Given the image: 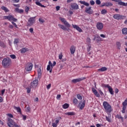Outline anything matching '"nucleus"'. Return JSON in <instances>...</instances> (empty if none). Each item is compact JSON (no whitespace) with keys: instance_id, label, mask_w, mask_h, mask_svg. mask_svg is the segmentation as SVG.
Wrapping results in <instances>:
<instances>
[{"instance_id":"obj_10","label":"nucleus","mask_w":127,"mask_h":127,"mask_svg":"<svg viewBox=\"0 0 127 127\" xmlns=\"http://www.w3.org/2000/svg\"><path fill=\"white\" fill-rule=\"evenodd\" d=\"M38 85V80L35 79L31 83V88H35Z\"/></svg>"},{"instance_id":"obj_39","label":"nucleus","mask_w":127,"mask_h":127,"mask_svg":"<svg viewBox=\"0 0 127 127\" xmlns=\"http://www.w3.org/2000/svg\"><path fill=\"white\" fill-rule=\"evenodd\" d=\"M126 109H127V106H123V109H122V114H125V113H126Z\"/></svg>"},{"instance_id":"obj_1","label":"nucleus","mask_w":127,"mask_h":127,"mask_svg":"<svg viewBox=\"0 0 127 127\" xmlns=\"http://www.w3.org/2000/svg\"><path fill=\"white\" fill-rule=\"evenodd\" d=\"M2 65L4 68H9L11 66V60L8 58H4L2 61Z\"/></svg>"},{"instance_id":"obj_50","label":"nucleus","mask_w":127,"mask_h":127,"mask_svg":"<svg viewBox=\"0 0 127 127\" xmlns=\"http://www.w3.org/2000/svg\"><path fill=\"white\" fill-rule=\"evenodd\" d=\"M78 103V100H77V99L74 98L73 99V104H75V105L77 104V103Z\"/></svg>"},{"instance_id":"obj_23","label":"nucleus","mask_w":127,"mask_h":127,"mask_svg":"<svg viewBox=\"0 0 127 127\" xmlns=\"http://www.w3.org/2000/svg\"><path fill=\"white\" fill-rule=\"evenodd\" d=\"M36 4H37V5H39V6H41V7H45V6H44V5H42L41 4V3H40V2H39V1L37 0L35 2Z\"/></svg>"},{"instance_id":"obj_32","label":"nucleus","mask_w":127,"mask_h":127,"mask_svg":"<svg viewBox=\"0 0 127 127\" xmlns=\"http://www.w3.org/2000/svg\"><path fill=\"white\" fill-rule=\"evenodd\" d=\"M121 45H122V44H121L120 42H117L116 43V46H117L118 49H119V50L121 49Z\"/></svg>"},{"instance_id":"obj_48","label":"nucleus","mask_w":127,"mask_h":127,"mask_svg":"<svg viewBox=\"0 0 127 127\" xmlns=\"http://www.w3.org/2000/svg\"><path fill=\"white\" fill-rule=\"evenodd\" d=\"M31 91V87L30 88L29 87L27 88V92L28 93H30Z\"/></svg>"},{"instance_id":"obj_56","label":"nucleus","mask_w":127,"mask_h":127,"mask_svg":"<svg viewBox=\"0 0 127 127\" xmlns=\"http://www.w3.org/2000/svg\"><path fill=\"white\" fill-rule=\"evenodd\" d=\"M51 88V84H49L47 86V88L48 90H49Z\"/></svg>"},{"instance_id":"obj_3","label":"nucleus","mask_w":127,"mask_h":127,"mask_svg":"<svg viewBox=\"0 0 127 127\" xmlns=\"http://www.w3.org/2000/svg\"><path fill=\"white\" fill-rule=\"evenodd\" d=\"M33 67V64L32 63H27L25 66V73H27L28 72H30L31 70H32V68Z\"/></svg>"},{"instance_id":"obj_60","label":"nucleus","mask_w":127,"mask_h":127,"mask_svg":"<svg viewBox=\"0 0 127 127\" xmlns=\"http://www.w3.org/2000/svg\"><path fill=\"white\" fill-rule=\"evenodd\" d=\"M29 31H30V32H31V33H33V28H30Z\"/></svg>"},{"instance_id":"obj_11","label":"nucleus","mask_w":127,"mask_h":127,"mask_svg":"<svg viewBox=\"0 0 127 127\" xmlns=\"http://www.w3.org/2000/svg\"><path fill=\"white\" fill-rule=\"evenodd\" d=\"M96 28L98 30H102L103 28H104V24L102 22H98L96 24Z\"/></svg>"},{"instance_id":"obj_52","label":"nucleus","mask_w":127,"mask_h":127,"mask_svg":"<svg viewBox=\"0 0 127 127\" xmlns=\"http://www.w3.org/2000/svg\"><path fill=\"white\" fill-rule=\"evenodd\" d=\"M12 24H13V25H14L15 26V27H16V28H17V25H16V23H14V22L12 21L11 22Z\"/></svg>"},{"instance_id":"obj_24","label":"nucleus","mask_w":127,"mask_h":127,"mask_svg":"<svg viewBox=\"0 0 127 127\" xmlns=\"http://www.w3.org/2000/svg\"><path fill=\"white\" fill-rule=\"evenodd\" d=\"M58 26H59L60 28H61L62 29H63V30H67V28H66L64 25L59 24Z\"/></svg>"},{"instance_id":"obj_7","label":"nucleus","mask_w":127,"mask_h":127,"mask_svg":"<svg viewBox=\"0 0 127 127\" xmlns=\"http://www.w3.org/2000/svg\"><path fill=\"white\" fill-rule=\"evenodd\" d=\"M86 79V77H80L78 78H75L71 80L72 83H73L74 84H76V83H78V82H81V81H83V80H85Z\"/></svg>"},{"instance_id":"obj_36","label":"nucleus","mask_w":127,"mask_h":127,"mask_svg":"<svg viewBox=\"0 0 127 127\" xmlns=\"http://www.w3.org/2000/svg\"><path fill=\"white\" fill-rule=\"evenodd\" d=\"M95 39H97V41H101L102 39H101V37H100L99 35H97L95 37L93 40H95Z\"/></svg>"},{"instance_id":"obj_18","label":"nucleus","mask_w":127,"mask_h":127,"mask_svg":"<svg viewBox=\"0 0 127 127\" xmlns=\"http://www.w3.org/2000/svg\"><path fill=\"white\" fill-rule=\"evenodd\" d=\"M76 50V47L74 46H72L70 48V51L71 54H74L75 53V51Z\"/></svg>"},{"instance_id":"obj_28","label":"nucleus","mask_w":127,"mask_h":127,"mask_svg":"<svg viewBox=\"0 0 127 127\" xmlns=\"http://www.w3.org/2000/svg\"><path fill=\"white\" fill-rule=\"evenodd\" d=\"M87 45V51L89 52L90 51L91 48H92V45H91V44H88Z\"/></svg>"},{"instance_id":"obj_45","label":"nucleus","mask_w":127,"mask_h":127,"mask_svg":"<svg viewBox=\"0 0 127 127\" xmlns=\"http://www.w3.org/2000/svg\"><path fill=\"white\" fill-rule=\"evenodd\" d=\"M10 57L12 59H16V56H15V55H10Z\"/></svg>"},{"instance_id":"obj_17","label":"nucleus","mask_w":127,"mask_h":127,"mask_svg":"<svg viewBox=\"0 0 127 127\" xmlns=\"http://www.w3.org/2000/svg\"><path fill=\"white\" fill-rule=\"evenodd\" d=\"M107 115H108V116H106V121H107V122H109V123H111L112 117L111 116V113L107 114Z\"/></svg>"},{"instance_id":"obj_43","label":"nucleus","mask_w":127,"mask_h":127,"mask_svg":"<svg viewBox=\"0 0 127 127\" xmlns=\"http://www.w3.org/2000/svg\"><path fill=\"white\" fill-rule=\"evenodd\" d=\"M100 6L101 7H103L104 6H107V2H103L101 4V5H100Z\"/></svg>"},{"instance_id":"obj_30","label":"nucleus","mask_w":127,"mask_h":127,"mask_svg":"<svg viewBox=\"0 0 127 127\" xmlns=\"http://www.w3.org/2000/svg\"><path fill=\"white\" fill-rule=\"evenodd\" d=\"M37 72H38V76H41V68L40 67H38L37 68Z\"/></svg>"},{"instance_id":"obj_20","label":"nucleus","mask_w":127,"mask_h":127,"mask_svg":"<svg viewBox=\"0 0 127 127\" xmlns=\"http://www.w3.org/2000/svg\"><path fill=\"white\" fill-rule=\"evenodd\" d=\"M79 2L81 3V4H84V5H85L86 6H89L90 5V4L85 1H79Z\"/></svg>"},{"instance_id":"obj_5","label":"nucleus","mask_w":127,"mask_h":127,"mask_svg":"<svg viewBox=\"0 0 127 127\" xmlns=\"http://www.w3.org/2000/svg\"><path fill=\"white\" fill-rule=\"evenodd\" d=\"M4 18L5 19H8L9 21H11V20L14 21L15 22H16V21H17V19L14 18V17H13L11 15H9L8 16H5L4 17Z\"/></svg>"},{"instance_id":"obj_16","label":"nucleus","mask_w":127,"mask_h":127,"mask_svg":"<svg viewBox=\"0 0 127 127\" xmlns=\"http://www.w3.org/2000/svg\"><path fill=\"white\" fill-rule=\"evenodd\" d=\"M92 93H93V94L95 95V96H96V97H97V98H100V94H99V92H98L97 90L93 87L92 88Z\"/></svg>"},{"instance_id":"obj_37","label":"nucleus","mask_w":127,"mask_h":127,"mask_svg":"<svg viewBox=\"0 0 127 127\" xmlns=\"http://www.w3.org/2000/svg\"><path fill=\"white\" fill-rule=\"evenodd\" d=\"M108 13V11L106 9H103L101 10V14H106Z\"/></svg>"},{"instance_id":"obj_27","label":"nucleus","mask_w":127,"mask_h":127,"mask_svg":"<svg viewBox=\"0 0 127 127\" xmlns=\"http://www.w3.org/2000/svg\"><path fill=\"white\" fill-rule=\"evenodd\" d=\"M15 10L16 12H18L19 13H22V12H23V9H20L18 8H16L15 9Z\"/></svg>"},{"instance_id":"obj_44","label":"nucleus","mask_w":127,"mask_h":127,"mask_svg":"<svg viewBox=\"0 0 127 127\" xmlns=\"http://www.w3.org/2000/svg\"><path fill=\"white\" fill-rule=\"evenodd\" d=\"M19 42V39H15L14 41V44H17Z\"/></svg>"},{"instance_id":"obj_29","label":"nucleus","mask_w":127,"mask_h":127,"mask_svg":"<svg viewBox=\"0 0 127 127\" xmlns=\"http://www.w3.org/2000/svg\"><path fill=\"white\" fill-rule=\"evenodd\" d=\"M51 64H49L47 65V71H50V73H52V69H51Z\"/></svg>"},{"instance_id":"obj_19","label":"nucleus","mask_w":127,"mask_h":127,"mask_svg":"<svg viewBox=\"0 0 127 127\" xmlns=\"http://www.w3.org/2000/svg\"><path fill=\"white\" fill-rule=\"evenodd\" d=\"M107 70H108V68L103 66L102 67H101V68H99L98 69V72H104L105 71H107Z\"/></svg>"},{"instance_id":"obj_49","label":"nucleus","mask_w":127,"mask_h":127,"mask_svg":"<svg viewBox=\"0 0 127 127\" xmlns=\"http://www.w3.org/2000/svg\"><path fill=\"white\" fill-rule=\"evenodd\" d=\"M90 3L91 5H94V4H95V1L93 0H90Z\"/></svg>"},{"instance_id":"obj_15","label":"nucleus","mask_w":127,"mask_h":127,"mask_svg":"<svg viewBox=\"0 0 127 127\" xmlns=\"http://www.w3.org/2000/svg\"><path fill=\"white\" fill-rule=\"evenodd\" d=\"M86 104V101L84 100L83 102H80L78 106L79 107L80 110H83L85 107Z\"/></svg>"},{"instance_id":"obj_26","label":"nucleus","mask_w":127,"mask_h":127,"mask_svg":"<svg viewBox=\"0 0 127 127\" xmlns=\"http://www.w3.org/2000/svg\"><path fill=\"white\" fill-rule=\"evenodd\" d=\"M64 114L66 116H75V113L73 112L65 113Z\"/></svg>"},{"instance_id":"obj_14","label":"nucleus","mask_w":127,"mask_h":127,"mask_svg":"<svg viewBox=\"0 0 127 127\" xmlns=\"http://www.w3.org/2000/svg\"><path fill=\"white\" fill-rule=\"evenodd\" d=\"M72 27H73L74 29H76V30H77L78 32H83V30H82V29H81L80 27L78 26V25L72 24Z\"/></svg>"},{"instance_id":"obj_62","label":"nucleus","mask_w":127,"mask_h":127,"mask_svg":"<svg viewBox=\"0 0 127 127\" xmlns=\"http://www.w3.org/2000/svg\"><path fill=\"white\" fill-rule=\"evenodd\" d=\"M22 117H23V120L24 121H25L26 120V116L25 115H22Z\"/></svg>"},{"instance_id":"obj_31","label":"nucleus","mask_w":127,"mask_h":127,"mask_svg":"<svg viewBox=\"0 0 127 127\" xmlns=\"http://www.w3.org/2000/svg\"><path fill=\"white\" fill-rule=\"evenodd\" d=\"M49 64H50V65H51V67H54V66H55V65H56V62L54 61L53 63L52 64V63H51V61H49Z\"/></svg>"},{"instance_id":"obj_8","label":"nucleus","mask_w":127,"mask_h":127,"mask_svg":"<svg viewBox=\"0 0 127 127\" xmlns=\"http://www.w3.org/2000/svg\"><path fill=\"white\" fill-rule=\"evenodd\" d=\"M103 87L108 88L111 95H114V90L109 84H103Z\"/></svg>"},{"instance_id":"obj_61","label":"nucleus","mask_w":127,"mask_h":127,"mask_svg":"<svg viewBox=\"0 0 127 127\" xmlns=\"http://www.w3.org/2000/svg\"><path fill=\"white\" fill-rule=\"evenodd\" d=\"M100 36L102 38H106V35L104 34H101Z\"/></svg>"},{"instance_id":"obj_47","label":"nucleus","mask_w":127,"mask_h":127,"mask_svg":"<svg viewBox=\"0 0 127 127\" xmlns=\"http://www.w3.org/2000/svg\"><path fill=\"white\" fill-rule=\"evenodd\" d=\"M77 99H78V100H82V97H81V96L80 94H77Z\"/></svg>"},{"instance_id":"obj_42","label":"nucleus","mask_w":127,"mask_h":127,"mask_svg":"<svg viewBox=\"0 0 127 127\" xmlns=\"http://www.w3.org/2000/svg\"><path fill=\"white\" fill-rule=\"evenodd\" d=\"M25 111L27 113H29L30 112V107H29V106L27 107L25 109Z\"/></svg>"},{"instance_id":"obj_2","label":"nucleus","mask_w":127,"mask_h":127,"mask_svg":"<svg viewBox=\"0 0 127 127\" xmlns=\"http://www.w3.org/2000/svg\"><path fill=\"white\" fill-rule=\"evenodd\" d=\"M103 106L107 114H111V112H113L112 106H111V105L107 102V101L103 102Z\"/></svg>"},{"instance_id":"obj_53","label":"nucleus","mask_w":127,"mask_h":127,"mask_svg":"<svg viewBox=\"0 0 127 127\" xmlns=\"http://www.w3.org/2000/svg\"><path fill=\"white\" fill-rule=\"evenodd\" d=\"M39 22H40L41 23H43L45 22L44 20H43V19H41V18H39Z\"/></svg>"},{"instance_id":"obj_57","label":"nucleus","mask_w":127,"mask_h":127,"mask_svg":"<svg viewBox=\"0 0 127 127\" xmlns=\"http://www.w3.org/2000/svg\"><path fill=\"white\" fill-rule=\"evenodd\" d=\"M29 10V8L28 7V6H26L25 7V12H28Z\"/></svg>"},{"instance_id":"obj_35","label":"nucleus","mask_w":127,"mask_h":127,"mask_svg":"<svg viewBox=\"0 0 127 127\" xmlns=\"http://www.w3.org/2000/svg\"><path fill=\"white\" fill-rule=\"evenodd\" d=\"M63 109H68L69 108V104L67 103H65L63 105Z\"/></svg>"},{"instance_id":"obj_6","label":"nucleus","mask_w":127,"mask_h":127,"mask_svg":"<svg viewBox=\"0 0 127 127\" xmlns=\"http://www.w3.org/2000/svg\"><path fill=\"white\" fill-rule=\"evenodd\" d=\"M85 12L88 14H93L94 11L92 9L91 6H88L85 8Z\"/></svg>"},{"instance_id":"obj_41","label":"nucleus","mask_w":127,"mask_h":127,"mask_svg":"<svg viewBox=\"0 0 127 127\" xmlns=\"http://www.w3.org/2000/svg\"><path fill=\"white\" fill-rule=\"evenodd\" d=\"M107 7L113 6V4L111 2H107Z\"/></svg>"},{"instance_id":"obj_12","label":"nucleus","mask_w":127,"mask_h":127,"mask_svg":"<svg viewBox=\"0 0 127 127\" xmlns=\"http://www.w3.org/2000/svg\"><path fill=\"white\" fill-rule=\"evenodd\" d=\"M36 16L30 17L28 19V22L29 23V25H32L34 22H35V18Z\"/></svg>"},{"instance_id":"obj_54","label":"nucleus","mask_w":127,"mask_h":127,"mask_svg":"<svg viewBox=\"0 0 127 127\" xmlns=\"http://www.w3.org/2000/svg\"><path fill=\"white\" fill-rule=\"evenodd\" d=\"M58 126V124H56V123H52V127H57V126Z\"/></svg>"},{"instance_id":"obj_25","label":"nucleus","mask_w":127,"mask_h":127,"mask_svg":"<svg viewBox=\"0 0 127 127\" xmlns=\"http://www.w3.org/2000/svg\"><path fill=\"white\" fill-rule=\"evenodd\" d=\"M122 33L124 35H127V28H124L122 29Z\"/></svg>"},{"instance_id":"obj_33","label":"nucleus","mask_w":127,"mask_h":127,"mask_svg":"<svg viewBox=\"0 0 127 127\" xmlns=\"http://www.w3.org/2000/svg\"><path fill=\"white\" fill-rule=\"evenodd\" d=\"M86 44H91V39L89 37H87L86 39Z\"/></svg>"},{"instance_id":"obj_58","label":"nucleus","mask_w":127,"mask_h":127,"mask_svg":"<svg viewBox=\"0 0 127 127\" xmlns=\"http://www.w3.org/2000/svg\"><path fill=\"white\" fill-rule=\"evenodd\" d=\"M60 98H61V95L60 94H58L57 96V100H59V99H60Z\"/></svg>"},{"instance_id":"obj_51","label":"nucleus","mask_w":127,"mask_h":127,"mask_svg":"<svg viewBox=\"0 0 127 127\" xmlns=\"http://www.w3.org/2000/svg\"><path fill=\"white\" fill-rule=\"evenodd\" d=\"M4 92H5V89L2 90L1 91V94H0V96H3V94H4Z\"/></svg>"},{"instance_id":"obj_22","label":"nucleus","mask_w":127,"mask_h":127,"mask_svg":"<svg viewBox=\"0 0 127 127\" xmlns=\"http://www.w3.org/2000/svg\"><path fill=\"white\" fill-rule=\"evenodd\" d=\"M28 50V49L26 48H23L20 50V52L21 53H25V52H27Z\"/></svg>"},{"instance_id":"obj_4","label":"nucleus","mask_w":127,"mask_h":127,"mask_svg":"<svg viewBox=\"0 0 127 127\" xmlns=\"http://www.w3.org/2000/svg\"><path fill=\"white\" fill-rule=\"evenodd\" d=\"M113 18L115 19H117L118 20H120L125 19V18H127V16L125 15H122L121 14H115L113 16Z\"/></svg>"},{"instance_id":"obj_9","label":"nucleus","mask_w":127,"mask_h":127,"mask_svg":"<svg viewBox=\"0 0 127 127\" xmlns=\"http://www.w3.org/2000/svg\"><path fill=\"white\" fill-rule=\"evenodd\" d=\"M60 19L62 21V22H63L64 24V25L66 26V27H70L71 26V25L69 24V23L67 22L65 18L60 17Z\"/></svg>"},{"instance_id":"obj_59","label":"nucleus","mask_w":127,"mask_h":127,"mask_svg":"<svg viewBox=\"0 0 127 127\" xmlns=\"http://www.w3.org/2000/svg\"><path fill=\"white\" fill-rule=\"evenodd\" d=\"M99 93H100V95L101 96H103L104 93H103V91H102V90H99Z\"/></svg>"},{"instance_id":"obj_55","label":"nucleus","mask_w":127,"mask_h":127,"mask_svg":"<svg viewBox=\"0 0 127 127\" xmlns=\"http://www.w3.org/2000/svg\"><path fill=\"white\" fill-rule=\"evenodd\" d=\"M7 116L9 117V118H13V115H12L11 114H7Z\"/></svg>"},{"instance_id":"obj_63","label":"nucleus","mask_w":127,"mask_h":127,"mask_svg":"<svg viewBox=\"0 0 127 127\" xmlns=\"http://www.w3.org/2000/svg\"><path fill=\"white\" fill-rule=\"evenodd\" d=\"M56 10H57V11H58V10H59V9H60V7L59 6H57L56 7Z\"/></svg>"},{"instance_id":"obj_38","label":"nucleus","mask_w":127,"mask_h":127,"mask_svg":"<svg viewBox=\"0 0 127 127\" xmlns=\"http://www.w3.org/2000/svg\"><path fill=\"white\" fill-rule=\"evenodd\" d=\"M15 110H16L17 112V113H21V109H20V107H15Z\"/></svg>"},{"instance_id":"obj_21","label":"nucleus","mask_w":127,"mask_h":127,"mask_svg":"<svg viewBox=\"0 0 127 127\" xmlns=\"http://www.w3.org/2000/svg\"><path fill=\"white\" fill-rule=\"evenodd\" d=\"M120 5H123V6H127V3L122 1V0H120L119 3H118Z\"/></svg>"},{"instance_id":"obj_64","label":"nucleus","mask_w":127,"mask_h":127,"mask_svg":"<svg viewBox=\"0 0 127 127\" xmlns=\"http://www.w3.org/2000/svg\"><path fill=\"white\" fill-rule=\"evenodd\" d=\"M115 93L116 94H118L119 93V89L118 88L115 89Z\"/></svg>"},{"instance_id":"obj_34","label":"nucleus","mask_w":127,"mask_h":127,"mask_svg":"<svg viewBox=\"0 0 127 127\" xmlns=\"http://www.w3.org/2000/svg\"><path fill=\"white\" fill-rule=\"evenodd\" d=\"M1 8L3 10H4V11H5V12H8L9 10L8 9H7V8H6V7L2 6L1 7Z\"/></svg>"},{"instance_id":"obj_13","label":"nucleus","mask_w":127,"mask_h":127,"mask_svg":"<svg viewBox=\"0 0 127 127\" xmlns=\"http://www.w3.org/2000/svg\"><path fill=\"white\" fill-rule=\"evenodd\" d=\"M70 6L72 9L77 10L79 9V5L76 3H72L70 4Z\"/></svg>"},{"instance_id":"obj_46","label":"nucleus","mask_w":127,"mask_h":127,"mask_svg":"<svg viewBox=\"0 0 127 127\" xmlns=\"http://www.w3.org/2000/svg\"><path fill=\"white\" fill-rule=\"evenodd\" d=\"M95 2L96 4H98V5L101 4V0H96Z\"/></svg>"},{"instance_id":"obj_40","label":"nucleus","mask_w":127,"mask_h":127,"mask_svg":"<svg viewBox=\"0 0 127 127\" xmlns=\"http://www.w3.org/2000/svg\"><path fill=\"white\" fill-rule=\"evenodd\" d=\"M63 58V55L62 54V53H61L59 54V59L60 60H62V58Z\"/></svg>"}]
</instances>
